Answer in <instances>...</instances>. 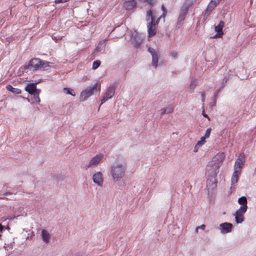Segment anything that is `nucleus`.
<instances>
[{
    "label": "nucleus",
    "mask_w": 256,
    "mask_h": 256,
    "mask_svg": "<svg viewBox=\"0 0 256 256\" xmlns=\"http://www.w3.org/2000/svg\"><path fill=\"white\" fill-rule=\"evenodd\" d=\"M225 155L223 152L217 154L208 162L206 168V175L208 178H215L219 172L220 168L224 160Z\"/></svg>",
    "instance_id": "f257e3e1"
},
{
    "label": "nucleus",
    "mask_w": 256,
    "mask_h": 256,
    "mask_svg": "<svg viewBox=\"0 0 256 256\" xmlns=\"http://www.w3.org/2000/svg\"><path fill=\"white\" fill-rule=\"evenodd\" d=\"M126 164L124 163L116 162L110 166V174L113 181L117 182L120 180L125 176Z\"/></svg>",
    "instance_id": "f03ea898"
},
{
    "label": "nucleus",
    "mask_w": 256,
    "mask_h": 256,
    "mask_svg": "<svg viewBox=\"0 0 256 256\" xmlns=\"http://www.w3.org/2000/svg\"><path fill=\"white\" fill-rule=\"evenodd\" d=\"M146 20L148 22L147 27L148 37H152L156 34V29L154 18L152 16V10H150L147 12Z\"/></svg>",
    "instance_id": "7ed1b4c3"
},
{
    "label": "nucleus",
    "mask_w": 256,
    "mask_h": 256,
    "mask_svg": "<svg viewBox=\"0 0 256 256\" xmlns=\"http://www.w3.org/2000/svg\"><path fill=\"white\" fill-rule=\"evenodd\" d=\"M48 66V62L42 61L39 58H32L29 62L28 68L36 70H44Z\"/></svg>",
    "instance_id": "20e7f679"
},
{
    "label": "nucleus",
    "mask_w": 256,
    "mask_h": 256,
    "mask_svg": "<svg viewBox=\"0 0 256 256\" xmlns=\"http://www.w3.org/2000/svg\"><path fill=\"white\" fill-rule=\"evenodd\" d=\"M117 84L116 82L110 83L102 98L101 100V104L106 102L109 99H111L115 94Z\"/></svg>",
    "instance_id": "39448f33"
},
{
    "label": "nucleus",
    "mask_w": 256,
    "mask_h": 256,
    "mask_svg": "<svg viewBox=\"0 0 256 256\" xmlns=\"http://www.w3.org/2000/svg\"><path fill=\"white\" fill-rule=\"evenodd\" d=\"M98 90V84L87 87L81 92V101L86 100Z\"/></svg>",
    "instance_id": "423d86ee"
},
{
    "label": "nucleus",
    "mask_w": 256,
    "mask_h": 256,
    "mask_svg": "<svg viewBox=\"0 0 256 256\" xmlns=\"http://www.w3.org/2000/svg\"><path fill=\"white\" fill-rule=\"evenodd\" d=\"M248 208L246 207L240 206L239 208L236 211L234 216L235 220L237 224H241L244 220V214L246 212Z\"/></svg>",
    "instance_id": "0eeeda50"
},
{
    "label": "nucleus",
    "mask_w": 256,
    "mask_h": 256,
    "mask_svg": "<svg viewBox=\"0 0 256 256\" xmlns=\"http://www.w3.org/2000/svg\"><path fill=\"white\" fill-rule=\"evenodd\" d=\"M144 36L137 32H134L132 34V42L134 46V47L137 48L139 46L140 44L142 43L143 39H144Z\"/></svg>",
    "instance_id": "6e6552de"
},
{
    "label": "nucleus",
    "mask_w": 256,
    "mask_h": 256,
    "mask_svg": "<svg viewBox=\"0 0 256 256\" xmlns=\"http://www.w3.org/2000/svg\"><path fill=\"white\" fill-rule=\"evenodd\" d=\"M245 162L244 154H240V156L236 160L234 165V170L242 172V166Z\"/></svg>",
    "instance_id": "1a4fd4ad"
},
{
    "label": "nucleus",
    "mask_w": 256,
    "mask_h": 256,
    "mask_svg": "<svg viewBox=\"0 0 256 256\" xmlns=\"http://www.w3.org/2000/svg\"><path fill=\"white\" fill-rule=\"evenodd\" d=\"M224 26V22L222 21L220 22L218 24L215 26L214 30L216 32V34L213 36V38H222L224 34L222 32L223 28Z\"/></svg>",
    "instance_id": "9d476101"
},
{
    "label": "nucleus",
    "mask_w": 256,
    "mask_h": 256,
    "mask_svg": "<svg viewBox=\"0 0 256 256\" xmlns=\"http://www.w3.org/2000/svg\"><path fill=\"white\" fill-rule=\"evenodd\" d=\"M92 180L98 186H102L104 182L103 175L100 172H96L92 176Z\"/></svg>",
    "instance_id": "9b49d317"
},
{
    "label": "nucleus",
    "mask_w": 256,
    "mask_h": 256,
    "mask_svg": "<svg viewBox=\"0 0 256 256\" xmlns=\"http://www.w3.org/2000/svg\"><path fill=\"white\" fill-rule=\"evenodd\" d=\"M241 172L237 171L234 170L232 178H231V186H230V190H234L236 186V183L238 182V179H239V176L240 175Z\"/></svg>",
    "instance_id": "f8f14e48"
},
{
    "label": "nucleus",
    "mask_w": 256,
    "mask_h": 256,
    "mask_svg": "<svg viewBox=\"0 0 256 256\" xmlns=\"http://www.w3.org/2000/svg\"><path fill=\"white\" fill-rule=\"evenodd\" d=\"M188 5H184L180 10V14L178 18V23H180L184 20L185 18L188 14Z\"/></svg>",
    "instance_id": "ddd939ff"
},
{
    "label": "nucleus",
    "mask_w": 256,
    "mask_h": 256,
    "mask_svg": "<svg viewBox=\"0 0 256 256\" xmlns=\"http://www.w3.org/2000/svg\"><path fill=\"white\" fill-rule=\"evenodd\" d=\"M148 52L152 56V64L155 68H156L158 63V53L156 50L148 48Z\"/></svg>",
    "instance_id": "4468645a"
},
{
    "label": "nucleus",
    "mask_w": 256,
    "mask_h": 256,
    "mask_svg": "<svg viewBox=\"0 0 256 256\" xmlns=\"http://www.w3.org/2000/svg\"><path fill=\"white\" fill-rule=\"evenodd\" d=\"M102 157L103 156L102 154H97L96 155L94 156L91 158L86 167L88 168L92 166H97L102 160Z\"/></svg>",
    "instance_id": "2eb2a0df"
},
{
    "label": "nucleus",
    "mask_w": 256,
    "mask_h": 256,
    "mask_svg": "<svg viewBox=\"0 0 256 256\" xmlns=\"http://www.w3.org/2000/svg\"><path fill=\"white\" fill-rule=\"evenodd\" d=\"M220 232L222 234H226L232 231V225L229 222H224L220 224Z\"/></svg>",
    "instance_id": "dca6fc26"
},
{
    "label": "nucleus",
    "mask_w": 256,
    "mask_h": 256,
    "mask_svg": "<svg viewBox=\"0 0 256 256\" xmlns=\"http://www.w3.org/2000/svg\"><path fill=\"white\" fill-rule=\"evenodd\" d=\"M136 6L135 0H126L124 3V7L127 10H132Z\"/></svg>",
    "instance_id": "f3484780"
},
{
    "label": "nucleus",
    "mask_w": 256,
    "mask_h": 256,
    "mask_svg": "<svg viewBox=\"0 0 256 256\" xmlns=\"http://www.w3.org/2000/svg\"><path fill=\"white\" fill-rule=\"evenodd\" d=\"M38 90L36 88V84L34 83L28 84L25 88L26 91L30 94H32L36 90Z\"/></svg>",
    "instance_id": "a211bd4d"
},
{
    "label": "nucleus",
    "mask_w": 256,
    "mask_h": 256,
    "mask_svg": "<svg viewBox=\"0 0 256 256\" xmlns=\"http://www.w3.org/2000/svg\"><path fill=\"white\" fill-rule=\"evenodd\" d=\"M42 238L44 242L47 244L50 242V235L49 232L46 230H42Z\"/></svg>",
    "instance_id": "6ab92c4d"
},
{
    "label": "nucleus",
    "mask_w": 256,
    "mask_h": 256,
    "mask_svg": "<svg viewBox=\"0 0 256 256\" xmlns=\"http://www.w3.org/2000/svg\"><path fill=\"white\" fill-rule=\"evenodd\" d=\"M238 202L240 204L242 205L240 206L246 207V208H248V200L246 196H242L240 198L238 199Z\"/></svg>",
    "instance_id": "aec40b11"
},
{
    "label": "nucleus",
    "mask_w": 256,
    "mask_h": 256,
    "mask_svg": "<svg viewBox=\"0 0 256 256\" xmlns=\"http://www.w3.org/2000/svg\"><path fill=\"white\" fill-rule=\"evenodd\" d=\"M6 88L7 90L12 92L15 94H20L22 92V91L20 89L18 88H13L11 85L8 84L6 86Z\"/></svg>",
    "instance_id": "412c9836"
},
{
    "label": "nucleus",
    "mask_w": 256,
    "mask_h": 256,
    "mask_svg": "<svg viewBox=\"0 0 256 256\" xmlns=\"http://www.w3.org/2000/svg\"><path fill=\"white\" fill-rule=\"evenodd\" d=\"M173 108L172 106L167 107L166 108H162L160 110V113L161 114H170L173 112Z\"/></svg>",
    "instance_id": "4be33fe9"
},
{
    "label": "nucleus",
    "mask_w": 256,
    "mask_h": 256,
    "mask_svg": "<svg viewBox=\"0 0 256 256\" xmlns=\"http://www.w3.org/2000/svg\"><path fill=\"white\" fill-rule=\"evenodd\" d=\"M197 84H198V82L196 79H194L191 81L190 85V93L194 91V90L195 88V87L196 86Z\"/></svg>",
    "instance_id": "5701e85b"
},
{
    "label": "nucleus",
    "mask_w": 256,
    "mask_h": 256,
    "mask_svg": "<svg viewBox=\"0 0 256 256\" xmlns=\"http://www.w3.org/2000/svg\"><path fill=\"white\" fill-rule=\"evenodd\" d=\"M220 0H211L210 3L208 6L207 10H211L210 8L212 7V9L214 8L220 2Z\"/></svg>",
    "instance_id": "b1692460"
},
{
    "label": "nucleus",
    "mask_w": 256,
    "mask_h": 256,
    "mask_svg": "<svg viewBox=\"0 0 256 256\" xmlns=\"http://www.w3.org/2000/svg\"><path fill=\"white\" fill-rule=\"evenodd\" d=\"M40 92V90H36V92L32 94L34 96L33 98L36 102H40V99L39 97Z\"/></svg>",
    "instance_id": "393cba45"
},
{
    "label": "nucleus",
    "mask_w": 256,
    "mask_h": 256,
    "mask_svg": "<svg viewBox=\"0 0 256 256\" xmlns=\"http://www.w3.org/2000/svg\"><path fill=\"white\" fill-rule=\"evenodd\" d=\"M101 62L100 60H97L94 62L92 64V68L94 70L96 69L100 64Z\"/></svg>",
    "instance_id": "a878e982"
},
{
    "label": "nucleus",
    "mask_w": 256,
    "mask_h": 256,
    "mask_svg": "<svg viewBox=\"0 0 256 256\" xmlns=\"http://www.w3.org/2000/svg\"><path fill=\"white\" fill-rule=\"evenodd\" d=\"M63 90H64V92L67 94H70L72 96L75 95L74 91L72 90H70V88H64L63 89Z\"/></svg>",
    "instance_id": "bb28decb"
},
{
    "label": "nucleus",
    "mask_w": 256,
    "mask_h": 256,
    "mask_svg": "<svg viewBox=\"0 0 256 256\" xmlns=\"http://www.w3.org/2000/svg\"><path fill=\"white\" fill-rule=\"evenodd\" d=\"M162 10L163 12L162 14L158 18V20L156 21V22H158V20H159V19L160 18L162 17L163 18H164V17L166 14L167 11H166V8L164 6V5H162Z\"/></svg>",
    "instance_id": "cd10ccee"
},
{
    "label": "nucleus",
    "mask_w": 256,
    "mask_h": 256,
    "mask_svg": "<svg viewBox=\"0 0 256 256\" xmlns=\"http://www.w3.org/2000/svg\"><path fill=\"white\" fill-rule=\"evenodd\" d=\"M206 142V138H204V137L202 136L201 138H200V140L198 141V142L196 143L198 144V146H202L204 143Z\"/></svg>",
    "instance_id": "c85d7f7f"
},
{
    "label": "nucleus",
    "mask_w": 256,
    "mask_h": 256,
    "mask_svg": "<svg viewBox=\"0 0 256 256\" xmlns=\"http://www.w3.org/2000/svg\"><path fill=\"white\" fill-rule=\"evenodd\" d=\"M211 131H212L211 128H208L206 130V131L204 136L203 137H204L206 138H208L210 136Z\"/></svg>",
    "instance_id": "c756f323"
},
{
    "label": "nucleus",
    "mask_w": 256,
    "mask_h": 256,
    "mask_svg": "<svg viewBox=\"0 0 256 256\" xmlns=\"http://www.w3.org/2000/svg\"><path fill=\"white\" fill-rule=\"evenodd\" d=\"M232 77V72L230 71L229 72L228 74L227 75L225 76L224 78L226 79L227 80H230Z\"/></svg>",
    "instance_id": "7c9ffc66"
},
{
    "label": "nucleus",
    "mask_w": 256,
    "mask_h": 256,
    "mask_svg": "<svg viewBox=\"0 0 256 256\" xmlns=\"http://www.w3.org/2000/svg\"><path fill=\"white\" fill-rule=\"evenodd\" d=\"M206 226L204 224H202L200 226H198L196 228V232H198V229H201L202 230H204L205 229Z\"/></svg>",
    "instance_id": "2f4dec72"
},
{
    "label": "nucleus",
    "mask_w": 256,
    "mask_h": 256,
    "mask_svg": "<svg viewBox=\"0 0 256 256\" xmlns=\"http://www.w3.org/2000/svg\"><path fill=\"white\" fill-rule=\"evenodd\" d=\"M171 56L174 59L176 58L178 56V54L176 52H172L171 53Z\"/></svg>",
    "instance_id": "473e14b6"
},
{
    "label": "nucleus",
    "mask_w": 256,
    "mask_h": 256,
    "mask_svg": "<svg viewBox=\"0 0 256 256\" xmlns=\"http://www.w3.org/2000/svg\"><path fill=\"white\" fill-rule=\"evenodd\" d=\"M202 102V103L204 102L205 100V94L204 92L201 93Z\"/></svg>",
    "instance_id": "72a5a7b5"
},
{
    "label": "nucleus",
    "mask_w": 256,
    "mask_h": 256,
    "mask_svg": "<svg viewBox=\"0 0 256 256\" xmlns=\"http://www.w3.org/2000/svg\"><path fill=\"white\" fill-rule=\"evenodd\" d=\"M68 0H56L55 2L56 4L63 3L68 2Z\"/></svg>",
    "instance_id": "f704fd0d"
},
{
    "label": "nucleus",
    "mask_w": 256,
    "mask_h": 256,
    "mask_svg": "<svg viewBox=\"0 0 256 256\" xmlns=\"http://www.w3.org/2000/svg\"><path fill=\"white\" fill-rule=\"evenodd\" d=\"M226 81H224L222 80V82H221L220 89L223 88L224 87V86H226Z\"/></svg>",
    "instance_id": "c9c22d12"
},
{
    "label": "nucleus",
    "mask_w": 256,
    "mask_h": 256,
    "mask_svg": "<svg viewBox=\"0 0 256 256\" xmlns=\"http://www.w3.org/2000/svg\"><path fill=\"white\" fill-rule=\"evenodd\" d=\"M202 116H203L204 117H205V118H207L208 120H210L209 116H208V115L207 114H206L204 112V110H202Z\"/></svg>",
    "instance_id": "e433bc0d"
},
{
    "label": "nucleus",
    "mask_w": 256,
    "mask_h": 256,
    "mask_svg": "<svg viewBox=\"0 0 256 256\" xmlns=\"http://www.w3.org/2000/svg\"><path fill=\"white\" fill-rule=\"evenodd\" d=\"M200 146H198V144H196V145L195 146H194V152H196L198 151V148Z\"/></svg>",
    "instance_id": "4c0bfd02"
},
{
    "label": "nucleus",
    "mask_w": 256,
    "mask_h": 256,
    "mask_svg": "<svg viewBox=\"0 0 256 256\" xmlns=\"http://www.w3.org/2000/svg\"><path fill=\"white\" fill-rule=\"evenodd\" d=\"M212 185L214 188H215L216 186V184L214 182H212Z\"/></svg>",
    "instance_id": "58836bf2"
},
{
    "label": "nucleus",
    "mask_w": 256,
    "mask_h": 256,
    "mask_svg": "<svg viewBox=\"0 0 256 256\" xmlns=\"http://www.w3.org/2000/svg\"><path fill=\"white\" fill-rule=\"evenodd\" d=\"M4 227L2 224H0V232L3 230Z\"/></svg>",
    "instance_id": "ea45409f"
},
{
    "label": "nucleus",
    "mask_w": 256,
    "mask_h": 256,
    "mask_svg": "<svg viewBox=\"0 0 256 256\" xmlns=\"http://www.w3.org/2000/svg\"><path fill=\"white\" fill-rule=\"evenodd\" d=\"M222 80H223L224 81H226V82H228V80H227L226 79L224 78L222 79Z\"/></svg>",
    "instance_id": "a19ab883"
},
{
    "label": "nucleus",
    "mask_w": 256,
    "mask_h": 256,
    "mask_svg": "<svg viewBox=\"0 0 256 256\" xmlns=\"http://www.w3.org/2000/svg\"><path fill=\"white\" fill-rule=\"evenodd\" d=\"M209 184H210V183H208L207 186L208 187V190H209V188H210Z\"/></svg>",
    "instance_id": "79ce46f5"
},
{
    "label": "nucleus",
    "mask_w": 256,
    "mask_h": 256,
    "mask_svg": "<svg viewBox=\"0 0 256 256\" xmlns=\"http://www.w3.org/2000/svg\"><path fill=\"white\" fill-rule=\"evenodd\" d=\"M8 194H10L9 192H6L5 194L7 195Z\"/></svg>",
    "instance_id": "37998d69"
},
{
    "label": "nucleus",
    "mask_w": 256,
    "mask_h": 256,
    "mask_svg": "<svg viewBox=\"0 0 256 256\" xmlns=\"http://www.w3.org/2000/svg\"><path fill=\"white\" fill-rule=\"evenodd\" d=\"M2 235L0 234V239H1Z\"/></svg>",
    "instance_id": "c03bdc74"
},
{
    "label": "nucleus",
    "mask_w": 256,
    "mask_h": 256,
    "mask_svg": "<svg viewBox=\"0 0 256 256\" xmlns=\"http://www.w3.org/2000/svg\"><path fill=\"white\" fill-rule=\"evenodd\" d=\"M55 38V39H56V41H57V40H57L56 38Z\"/></svg>",
    "instance_id": "a18cd8bd"
},
{
    "label": "nucleus",
    "mask_w": 256,
    "mask_h": 256,
    "mask_svg": "<svg viewBox=\"0 0 256 256\" xmlns=\"http://www.w3.org/2000/svg\"><path fill=\"white\" fill-rule=\"evenodd\" d=\"M98 90H100V88H98Z\"/></svg>",
    "instance_id": "49530a36"
}]
</instances>
